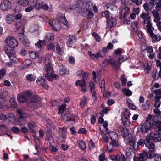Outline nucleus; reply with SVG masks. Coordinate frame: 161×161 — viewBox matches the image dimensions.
<instances>
[{
	"label": "nucleus",
	"mask_w": 161,
	"mask_h": 161,
	"mask_svg": "<svg viewBox=\"0 0 161 161\" xmlns=\"http://www.w3.org/2000/svg\"><path fill=\"white\" fill-rule=\"evenodd\" d=\"M78 5H82V7H77V12L84 16H88L91 18L93 16V13L90 10L92 8V4L86 1L83 2L82 0H78L76 1Z\"/></svg>",
	"instance_id": "obj_1"
},
{
	"label": "nucleus",
	"mask_w": 161,
	"mask_h": 161,
	"mask_svg": "<svg viewBox=\"0 0 161 161\" xmlns=\"http://www.w3.org/2000/svg\"><path fill=\"white\" fill-rule=\"evenodd\" d=\"M121 135L124 139L125 142L129 145H133V143L134 141L133 139L134 137L132 134L130 132L129 130L126 128H124L121 132Z\"/></svg>",
	"instance_id": "obj_2"
},
{
	"label": "nucleus",
	"mask_w": 161,
	"mask_h": 161,
	"mask_svg": "<svg viewBox=\"0 0 161 161\" xmlns=\"http://www.w3.org/2000/svg\"><path fill=\"white\" fill-rule=\"evenodd\" d=\"M159 138L158 137L153 136L151 135H148L146 137L145 146L149 149L150 152H154L155 149V145L151 140H153L155 142H159Z\"/></svg>",
	"instance_id": "obj_3"
},
{
	"label": "nucleus",
	"mask_w": 161,
	"mask_h": 161,
	"mask_svg": "<svg viewBox=\"0 0 161 161\" xmlns=\"http://www.w3.org/2000/svg\"><path fill=\"white\" fill-rule=\"evenodd\" d=\"M31 92L29 91H26L19 94L17 96L19 102L25 103L27 101H30L31 97Z\"/></svg>",
	"instance_id": "obj_4"
},
{
	"label": "nucleus",
	"mask_w": 161,
	"mask_h": 161,
	"mask_svg": "<svg viewBox=\"0 0 161 161\" xmlns=\"http://www.w3.org/2000/svg\"><path fill=\"white\" fill-rule=\"evenodd\" d=\"M5 42L8 46L11 48H15L18 46L17 40L12 36L7 37L6 39Z\"/></svg>",
	"instance_id": "obj_5"
},
{
	"label": "nucleus",
	"mask_w": 161,
	"mask_h": 161,
	"mask_svg": "<svg viewBox=\"0 0 161 161\" xmlns=\"http://www.w3.org/2000/svg\"><path fill=\"white\" fill-rule=\"evenodd\" d=\"M11 7V3L8 0H3L0 4V8L3 11H7L10 10Z\"/></svg>",
	"instance_id": "obj_6"
},
{
	"label": "nucleus",
	"mask_w": 161,
	"mask_h": 161,
	"mask_svg": "<svg viewBox=\"0 0 161 161\" xmlns=\"http://www.w3.org/2000/svg\"><path fill=\"white\" fill-rule=\"evenodd\" d=\"M67 132V129L65 127L59 128V133L60 135L59 137H56V140L59 142H64V140L66 138V134Z\"/></svg>",
	"instance_id": "obj_7"
},
{
	"label": "nucleus",
	"mask_w": 161,
	"mask_h": 161,
	"mask_svg": "<svg viewBox=\"0 0 161 161\" xmlns=\"http://www.w3.org/2000/svg\"><path fill=\"white\" fill-rule=\"evenodd\" d=\"M48 24L50 28L56 31H59L61 28L60 23L56 20H53L52 21H49Z\"/></svg>",
	"instance_id": "obj_8"
},
{
	"label": "nucleus",
	"mask_w": 161,
	"mask_h": 161,
	"mask_svg": "<svg viewBox=\"0 0 161 161\" xmlns=\"http://www.w3.org/2000/svg\"><path fill=\"white\" fill-rule=\"evenodd\" d=\"M63 119L65 122L72 120L75 121L78 119V117L75 115H71L69 113L63 114L62 115Z\"/></svg>",
	"instance_id": "obj_9"
},
{
	"label": "nucleus",
	"mask_w": 161,
	"mask_h": 161,
	"mask_svg": "<svg viewBox=\"0 0 161 161\" xmlns=\"http://www.w3.org/2000/svg\"><path fill=\"white\" fill-rule=\"evenodd\" d=\"M47 49L48 50L53 49L54 51L58 53H60L61 52V49L57 42H55L52 44H48L47 46Z\"/></svg>",
	"instance_id": "obj_10"
},
{
	"label": "nucleus",
	"mask_w": 161,
	"mask_h": 161,
	"mask_svg": "<svg viewBox=\"0 0 161 161\" xmlns=\"http://www.w3.org/2000/svg\"><path fill=\"white\" fill-rule=\"evenodd\" d=\"M37 2V0H18L17 1L18 3L22 7H26Z\"/></svg>",
	"instance_id": "obj_11"
},
{
	"label": "nucleus",
	"mask_w": 161,
	"mask_h": 161,
	"mask_svg": "<svg viewBox=\"0 0 161 161\" xmlns=\"http://www.w3.org/2000/svg\"><path fill=\"white\" fill-rule=\"evenodd\" d=\"M133 139L134 140V141L133 142V145H129L130 146H132L133 147V148L134 150H136L137 149V148L139 146H141L143 144H145V143H146V140H144L143 139H140L137 142H136V138L134 137Z\"/></svg>",
	"instance_id": "obj_12"
},
{
	"label": "nucleus",
	"mask_w": 161,
	"mask_h": 161,
	"mask_svg": "<svg viewBox=\"0 0 161 161\" xmlns=\"http://www.w3.org/2000/svg\"><path fill=\"white\" fill-rule=\"evenodd\" d=\"M156 5L155 8L157 11H159L161 10V1L158 0H151L149 5L153 7Z\"/></svg>",
	"instance_id": "obj_13"
},
{
	"label": "nucleus",
	"mask_w": 161,
	"mask_h": 161,
	"mask_svg": "<svg viewBox=\"0 0 161 161\" xmlns=\"http://www.w3.org/2000/svg\"><path fill=\"white\" fill-rule=\"evenodd\" d=\"M140 17L143 20V23L145 24L151 22V17L148 13L142 12L140 15Z\"/></svg>",
	"instance_id": "obj_14"
},
{
	"label": "nucleus",
	"mask_w": 161,
	"mask_h": 161,
	"mask_svg": "<svg viewBox=\"0 0 161 161\" xmlns=\"http://www.w3.org/2000/svg\"><path fill=\"white\" fill-rule=\"evenodd\" d=\"M110 158L113 161H126L125 156L123 154H119L114 155H112Z\"/></svg>",
	"instance_id": "obj_15"
},
{
	"label": "nucleus",
	"mask_w": 161,
	"mask_h": 161,
	"mask_svg": "<svg viewBox=\"0 0 161 161\" xmlns=\"http://www.w3.org/2000/svg\"><path fill=\"white\" fill-rule=\"evenodd\" d=\"M152 127L151 122H149L146 121V122L142 125L140 127V130L142 132L146 133L147 132L149 129Z\"/></svg>",
	"instance_id": "obj_16"
},
{
	"label": "nucleus",
	"mask_w": 161,
	"mask_h": 161,
	"mask_svg": "<svg viewBox=\"0 0 161 161\" xmlns=\"http://www.w3.org/2000/svg\"><path fill=\"white\" fill-rule=\"evenodd\" d=\"M108 124L106 121H105L103 124L100 125L99 126L100 129L103 134H107L110 132L108 128Z\"/></svg>",
	"instance_id": "obj_17"
},
{
	"label": "nucleus",
	"mask_w": 161,
	"mask_h": 161,
	"mask_svg": "<svg viewBox=\"0 0 161 161\" xmlns=\"http://www.w3.org/2000/svg\"><path fill=\"white\" fill-rule=\"evenodd\" d=\"M24 31L22 28V31L19 32L18 36L20 42L24 44H26L28 42V40L26 37L24 36Z\"/></svg>",
	"instance_id": "obj_18"
},
{
	"label": "nucleus",
	"mask_w": 161,
	"mask_h": 161,
	"mask_svg": "<svg viewBox=\"0 0 161 161\" xmlns=\"http://www.w3.org/2000/svg\"><path fill=\"white\" fill-rule=\"evenodd\" d=\"M152 157L150 153H147L144 151L143 152L140 154V160L141 161H144L147 158L151 159Z\"/></svg>",
	"instance_id": "obj_19"
},
{
	"label": "nucleus",
	"mask_w": 161,
	"mask_h": 161,
	"mask_svg": "<svg viewBox=\"0 0 161 161\" xmlns=\"http://www.w3.org/2000/svg\"><path fill=\"white\" fill-rule=\"evenodd\" d=\"M90 91L92 93V96L94 99V101L95 102L97 96L95 90V85L93 82H90L89 83Z\"/></svg>",
	"instance_id": "obj_20"
},
{
	"label": "nucleus",
	"mask_w": 161,
	"mask_h": 161,
	"mask_svg": "<svg viewBox=\"0 0 161 161\" xmlns=\"http://www.w3.org/2000/svg\"><path fill=\"white\" fill-rule=\"evenodd\" d=\"M77 37L75 35L71 36L69 37L67 40L66 44L69 47H71L73 44L76 41Z\"/></svg>",
	"instance_id": "obj_21"
},
{
	"label": "nucleus",
	"mask_w": 161,
	"mask_h": 161,
	"mask_svg": "<svg viewBox=\"0 0 161 161\" xmlns=\"http://www.w3.org/2000/svg\"><path fill=\"white\" fill-rule=\"evenodd\" d=\"M5 20L8 24H12L14 22L15 16L12 14H8L6 15Z\"/></svg>",
	"instance_id": "obj_22"
},
{
	"label": "nucleus",
	"mask_w": 161,
	"mask_h": 161,
	"mask_svg": "<svg viewBox=\"0 0 161 161\" xmlns=\"http://www.w3.org/2000/svg\"><path fill=\"white\" fill-rule=\"evenodd\" d=\"M130 10L127 7H124L122 8L120 15V19H122L125 18L129 13Z\"/></svg>",
	"instance_id": "obj_23"
},
{
	"label": "nucleus",
	"mask_w": 161,
	"mask_h": 161,
	"mask_svg": "<svg viewBox=\"0 0 161 161\" xmlns=\"http://www.w3.org/2000/svg\"><path fill=\"white\" fill-rule=\"evenodd\" d=\"M58 20L66 26H68V23L67 21L65 15L62 13L58 14L57 16Z\"/></svg>",
	"instance_id": "obj_24"
},
{
	"label": "nucleus",
	"mask_w": 161,
	"mask_h": 161,
	"mask_svg": "<svg viewBox=\"0 0 161 161\" xmlns=\"http://www.w3.org/2000/svg\"><path fill=\"white\" fill-rule=\"evenodd\" d=\"M54 38V34L51 32L48 33L46 36V38L44 40V42H45V44H47V43H49L51 44V42L53 41Z\"/></svg>",
	"instance_id": "obj_25"
},
{
	"label": "nucleus",
	"mask_w": 161,
	"mask_h": 161,
	"mask_svg": "<svg viewBox=\"0 0 161 161\" xmlns=\"http://www.w3.org/2000/svg\"><path fill=\"white\" fill-rule=\"evenodd\" d=\"M76 86L79 85L81 88V90L83 92H85L86 90V85L85 81L84 80H77L76 83Z\"/></svg>",
	"instance_id": "obj_26"
},
{
	"label": "nucleus",
	"mask_w": 161,
	"mask_h": 161,
	"mask_svg": "<svg viewBox=\"0 0 161 161\" xmlns=\"http://www.w3.org/2000/svg\"><path fill=\"white\" fill-rule=\"evenodd\" d=\"M116 24L115 19L111 17L107 20V25L108 28H111L115 26Z\"/></svg>",
	"instance_id": "obj_27"
},
{
	"label": "nucleus",
	"mask_w": 161,
	"mask_h": 161,
	"mask_svg": "<svg viewBox=\"0 0 161 161\" xmlns=\"http://www.w3.org/2000/svg\"><path fill=\"white\" fill-rule=\"evenodd\" d=\"M29 7L26 8L25 9V11L26 12H29L32 10L34 8H35L37 10L40 9V7L38 6L37 2L36 3H33L32 5Z\"/></svg>",
	"instance_id": "obj_28"
},
{
	"label": "nucleus",
	"mask_w": 161,
	"mask_h": 161,
	"mask_svg": "<svg viewBox=\"0 0 161 161\" xmlns=\"http://www.w3.org/2000/svg\"><path fill=\"white\" fill-rule=\"evenodd\" d=\"M119 60H113L112 59H108L107 60V63L111 65L114 67H118L119 62Z\"/></svg>",
	"instance_id": "obj_29"
},
{
	"label": "nucleus",
	"mask_w": 161,
	"mask_h": 161,
	"mask_svg": "<svg viewBox=\"0 0 161 161\" xmlns=\"http://www.w3.org/2000/svg\"><path fill=\"white\" fill-rule=\"evenodd\" d=\"M45 69L47 72L46 74L50 73V72L52 71V68L50 62H48L47 63V60L45 62Z\"/></svg>",
	"instance_id": "obj_30"
},
{
	"label": "nucleus",
	"mask_w": 161,
	"mask_h": 161,
	"mask_svg": "<svg viewBox=\"0 0 161 161\" xmlns=\"http://www.w3.org/2000/svg\"><path fill=\"white\" fill-rule=\"evenodd\" d=\"M46 77L49 81H52L53 80V78L55 79H56L58 77V75H57L52 73V72H50V73L46 74L45 75Z\"/></svg>",
	"instance_id": "obj_31"
},
{
	"label": "nucleus",
	"mask_w": 161,
	"mask_h": 161,
	"mask_svg": "<svg viewBox=\"0 0 161 161\" xmlns=\"http://www.w3.org/2000/svg\"><path fill=\"white\" fill-rule=\"evenodd\" d=\"M150 36L152 38V41L153 42L159 41L161 40V36L158 34L155 35L153 33L150 34Z\"/></svg>",
	"instance_id": "obj_32"
},
{
	"label": "nucleus",
	"mask_w": 161,
	"mask_h": 161,
	"mask_svg": "<svg viewBox=\"0 0 161 161\" xmlns=\"http://www.w3.org/2000/svg\"><path fill=\"white\" fill-rule=\"evenodd\" d=\"M32 61L30 59H26L23 63L22 69H24L29 68L31 64Z\"/></svg>",
	"instance_id": "obj_33"
},
{
	"label": "nucleus",
	"mask_w": 161,
	"mask_h": 161,
	"mask_svg": "<svg viewBox=\"0 0 161 161\" xmlns=\"http://www.w3.org/2000/svg\"><path fill=\"white\" fill-rule=\"evenodd\" d=\"M146 28L147 29V32L149 33L150 35L153 33V31L154 30V28L152 26V23L151 21L146 24Z\"/></svg>",
	"instance_id": "obj_34"
},
{
	"label": "nucleus",
	"mask_w": 161,
	"mask_h": 161,
	"mask_svg": "<svg viewBox=\"0 0 161 161\" xmlns=\"http://www.w3.org/2000/svg\"><path fill=\"white\" fill-rule=\"evenodd\" d=\"M4 50L7 54L9 56L14 53H15V51L13 48L9 47H6L4 48Z\"/></svg>",
	"instance_id": "obj_35"
},
{
	"label": "nucleus",
	"mask_w": 161,
	"mask_h": 161,
	"mask_svg": "<svg viewBox=\"0 0 161 161\" xmlns=\"http://www.w3.org/2000/svg\"><path fill=\"white\" fill-rule=\"evenodd\" d=\"M17 112L20 116V119H19V121L22 120L23 118H25L27 117L28 115L26 114H24L22 110H21L20 108L17 109Z\"/></svg>",
	"instance_id": "obj_36"
},
{
	"label": "nucleus",
	"mask_w": 161,
	"mask_h": 161,
	"mask_svg": "<svg viewBox=\"0 0 161 161\" xmlns=\"http://www.w3.org/2000/svg\"><path fill=\"white\" fill-rule=\"evenodd\" d=\"M6 99V97L2 92L0 93V109H2L3 107V103Z\"/></svg>",
	"instance_id": "obj_37"
},
{
	"label": "nucleus",
	"mask_w": 161,
	"mask_h": 161,
	"mask_svg": "<svg viewBox=\"0 0 161 161\" xmlns=\"http://www.w3.org/2000/svg\"><path fill=\"white\" fill-rule=\"evenodd\" d=\"M126 102L128 105L129 108L130 109L133 110H136V109L137 107L134 105L133 102L130 99H128Z\"/></svg>",
	"instance_id": "obj_38"
},
{
	"label": "nucleus",
	"mask_w": 161,
	"mask_h": 161,
	"mask_svg": "<svg viewBox=\"0 0 161 161\" xmlns=\"http://www.w3.org/2000/svg\"><path fill=\"white\" fill-rule=\"evenodd\" d=\"M66 107V105L65 103H63L60 105L59 107L58 113L59 114H61L64 112Z\"/></svg>",
	"instance_id": "obj_39"
},
{
	"label": "nucleus",
	"mask_w": 161,
	"mask_h": 161,
	"mask_svg": "<svg viewBox=\"0 0 161 161\" xmlns=\"http://www.w3.org/2000/svg\"><path fill=\"white\" fill-rule=\"evenodd\" d=\"M109 136L111 139V141L114 140H118V135L117 133L114 132L112 131L111 132H109Z\"/></svg>",
	"instance_id": "obj_40"
},
{
	"label": "nucleus",
	"mask_w": 161,
	"mask_h": 161,
	"mask_svg": "<svg viewBox=\"0 0 161 161\" xmlns=\"http://www.w3.org/2000/svg\"><path fill=\"white\" fill-rule=\"evenodd\" d=\"M78 146L82 150H84L86 148V145L85 142L82 140L78 141Z\"/></svg>",
	"instance_id": "obj_41"
},
{
	"label": "nucleus",
	"mask_w": 161,
	"mask_h": 161,
	"mask_svg": "<svg viewBox=\"0 0 161 161\" xmlns=\"http://www.w3.org/2000/svg\"><path fill=\"white\" fill-rule=\"evenodd\" d=\"M36 76H34L31 74H30L26 76V79L29 82H32L35 80Z\"/></svg>",
	"instance_id": "obj_42"
},
{
	"label": "nucleus",
	"mask_w": 161,
	"mask_h": 161,
	"mask_svg": "<svg viewBox=\"0 0 161 161\" xmlns=\"http://www.w3.org/2000/svg\"><path fill=\"white\" fill-rule=\"evenodd\" d=\"M123 124L125 126L129 125H130L129 121L128 118L125 115H123L121 118Z\"/></svg>",
	"instance_id": "obj_43"
},
{
	"label": "nucleus",
	"mask_w": 161,
	"mask_h": 161,
	"mask_svg": "<svg viewBox=\"0 0 161 161\" xmlns=\"http://www.w3.org/2000/svg\"><path fill=\"white\" fill-rule=\"evenodd\" d=\"M154 93L155 94V98H161V89H158L153 91Z\"/></svg>",
	"instance_id": "obj_44"
},
{
	"label": "nucleus",
	"mask_w": 161,
	"mask_h": 161,
	"mask_svg": "<svg viewBox=\"0 0 161 161\" xmlns=\"http://www.w3.org/2000/svg\"><path fill=\"white\" fill-rule=\"evenodd\" d=\"M102 51L101 50L98 51L96 54H94V59H93L95 60V59H96L97 60H98L99 58H103V57L102 56Z\"/></svg>",
	"instance_id": "obj_45"
},
{
	"label": "nucleus",
	"mask_w": 161,
	"mask_h": 161,
	"mask_svg": "<svg viewBox=\"0 0 161 161\" xmlns=\"http://www.w3.org/2000/svg\"><path fill=\"white\" fill-rule=\"evenodd\" d=\"M28 54L30 57L32 59H35L38 57L37 53L35 52L30 51L29 52Z\"/></svg>",
	"instance_id": "obj_46"
},
{
	"label": "nucleus",
	"mask_w": 161,
	"mask_h": 161,
	"mask_svg": "<svg viewBox=\"0 0 161 161\" xmlns=\"http://www.w3.org/2000/svg\"><path fill=\"white\" fill-rule=\"evenodd\" d=\"M41 100L40 97L36 96H34L32 97L31 94V97L30 99V101L31 102H37Z\"/></svg>",
	"instance_id": "obj_47"
},
{
	"label": "nucleus",
	"mask_w": 161,
	"mask_h": 161,
	"mask_svg": "<svg viewBox=\"0 0 161 161\" xmlns=\"http://www.w3.org/2000/svg\"><path fill=\"white\" fill-rule=\"evenodd\" d=\"M59 73L61 75H64L67 73V70L65 66H61L60 67Z\"/></svg>",
	"instance_id": "obj_48"
},
{
	"label": "nucleus",
	"mask_w": 161,
	"mask_h": 161,
	"mask_svg": "<svg viewBox=\"0 0 161 161\" xmlns=\"http://www.w3.org/2000/svg\"><path fill=\"white\" fill-rule=\"evenodd\" d=\"M123 94L127 96H129L132 95V92L129 89L125 88L122 90Z\"/></svg>",
	"instance_id": "obj_49"
},
{
	"label": "nucleus",
	"mask_w": 161,
	"mask_h": 161,
	"mask_svg": "<svg viewBox=\"0 0 161 161\" xmlns=\"http://www.w3.org/2000/svg\"><path fill=\"white\" fill-rule=\"evenodd\" d=\"M10 103L12 107L16 108L17 107V104L16 99L14 97H12L10 100Z\"/></svg>",
	"instance_id": "obj_50"
},
{
	"label": "nucleus",
	"mask_w": 161,
	"mask_h": 161,
	"mask_svg": "<svg viewBox=\"0 0 161 161\" xmlns=\"http://www.w3.org/2000/svg\"><path fill=\"white\" fill-rule=\"evenodd\" d=\"M15 118L13 114L8 113L6 115V119L8 120L9 121H12Z\"/></svg>",
	"instance_id": "obj_51"
},
{
	"label": "nucleus",
	"mask_w": 161,
	"mask_h": 161,
	"mask_svg": "<svg viewBox=\"0 0 161 161\" xmlns=\"http://www.w3.org/2000/svg\"><path fill=\"white\" fill-rule=\"evenodd\" d=\"M27 124L30 130H32V132L34 131L33 129L36 127V124L32 122L28 123Z\"/></svg>",
	"instance_id": "obj_52"
},
{
	"label": "nucleus",
	"mask_w": 161,
	"mask_h": 161,
	"mask_svg": "<svg viewBox=\"0 0 161 161\" xmlns=\"http://www.w3.org/2000/svg\"><path fill=\"white\" fill-rule=\"evenodd\" d=\"M110 13L108 10H106L104 11H103L101 13V15L103 17H105L108 18V19L111 17L110 16Z\"/></svg>",
	"instance_id": "obj_53"
},
{
	"label": "nucleus",
	"mask_w": 161,
	"mask_h": 161,
	"mask_svg": "<svg viewBox=\"0 0 161 161\" xmlns=\"http://www.w3.org/2000/svg\"><path fill=\"white\" fill-rule=\"evenodd\" d=\"M44 82H45V79L42 77H40L39 78L38 80L36 81L37 84L39 85H42Z\"/></svg>",
	"instance_id": "obj_54"
},
{
	"label": "nucleus",
	"mask_w": 161,
	"mask_h": 161,
	"mask_svg": "<svg viewBox=\"0 0 161 161\" xmlns=\"http://www.w3.org/2000/svg\"><path fill=\"white\" fill-rule=\"evenodd\" d=\"M14 53L8 57H9L11 61L13 62L16 63L18 61V59L14 56Z\"/></svg>",
	"instance_id": "obj_55"
},
{
	"label": "nucleus",
	"mask_w": 161,
	"mask_h": 161,
	"mask_svg": "<svg viewBox=\"0 0 161 161\" xmlns=\"http://www.w3.org/2000/svg\"><path fill=\"white\" fill-rule=\"evenodd\" d=\"M152 126L155 125L156 127L158 128V130L159 131H161V122L157 121L156 122H153L152 123Z\"/></svg>",
	"instance_id": "obj_56"
},
{
	"label": "nucleus",
	"mask_w": 161,
	"mask_h": 161,
	"mask_svg": "<svg viewBox=\"0 0 161 161\" xmlns=\"http://www.w3.org/2000/svg\"><path fill=\"white\" fill-rule=\"evenodd\" d=\"M121 81L122 85L123 86H125L127 81V79L124 74H123L121 76Z\"/></svg>",
	"instance_id": "obj_57"
},
{
	"label": "nucleus",
	"mask_w": 161,
	"mask_h": 161,
	"mask_svg": "<svg viewBox=\"0 0 161 161\" xmlns=\"http://www.w3.org/2000/svg\"><path fill=\"white\" fill-rule=\"evenodd\" d=\"M22 28H23V30H24V27L23 25L21 24L19 22H17L16 24V29L17 30H20L21 31H22Z\"/></svg>",
	"instance_id": "obj_58"
},
{
	"label": "nucleus",
	"mask_w": 161,
	"mask_h": 161,
	"mask_svg": "<svg viewBox=\"0 0 161 161\" xmlns=\"http://www.w3.org/2000/svg\"><path fill=\"white\" fill-rule=\"evenodd\" d=\"M92 36L94 37L96 41L97 42H99L101 40V38L100 36L95 32H93L92 34Z\"/></svg>",
	"instance_id": "obj_59"
},
{
	"label": "nucleus",
	"mask_w": 161,
	"mask_h": 161,
	"mask_svg": "<svg viewBox=\"0 0 161 161\" xmlns=\"http://www.w3.org/2000/svg\"><path fill=\"white\" fill-rule=\"evenodd\" d=\"M138 23L137 21H134L132 23V26L133 28V30L135 31H136L138 30Z\"/></svg>",
	"instance_id": "obj_60"
},
{
	"label": "nucleus",
	"mask_w": 161,
	"mask_h": 161,
	"mask_svg": "<svg viewBox=\"0 0 161 161\" xmlns=\"http://www.w3.org/2000/svg\"><path fill=\"white\" fill-rule=\"evenodd\" d=\"M160 98H155L154 101V106L156 108H158L160 105V102L159 101V100Z\"/></svg>",
	"instance_id": "obj_61"
},
{
	"label": "nucleus",
	"mask_w": 161,
	"mask_h": 161,
	"mask_svg": "<svg viewBox=\"0 0 161 161\" xmlns=\"http://www.w3.org/2000/svg\"><path fill=\"white\" fill-rule=\"evenodd\" d=\"M111 143L114 147H117L119 145V144L118 142V140H112L111 141Z\"/></svg>",
	"instance_id": "obj_62"
},
{
	"label": "nucleus",
	"mask_w": 161,
	"mask_h": 161,
	"mask_svg": "<svg viewBox=\"0 0 161 161\" xmlns=\"http://www.w3.org/2000/svg\"><path fill=\"white\" fill-rule=\"evenodd\" d=\"M87 131L85 128H81L78 130V132L80 134H86L87 133Z\"/></svg>",
	"instance_id": "obj_63"
},
{
	"label": "nucleus",
	"mask_w": 161,
	"mask_h": 161,
	"mask_svg": "<svg viewBox=\"0 0 161 161\" xmlns=\"http://www.w3.org/2000/svg\"><path fill=\"white\" fill-rule=\"evenodd\" d=\"M105 82L104 80H101L99 83V86L102 91L104 92L105 91Z\"/></svg>",
	"instance_id": "obj_64"
}]
</instances>
